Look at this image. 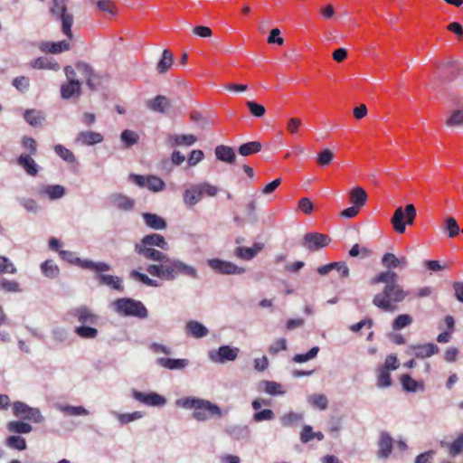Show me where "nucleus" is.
I'll list each match as a JSON object with an SVG mask.
<instances>
[{"label": "nucleus", "instance_id": "1", "mask_svg": "<svg viewBox=\"0 0 463 463\" xmlns=\"http://www.w3.org/2000/svg\"><path fill=\"white\" fill-rule=\"evenodd\" d=\"M383 283L384 287L373 298V304L384 312H394L397 305L407 297L399 284V276L393 270L382 271L371 279V284Z\"/></svg>", "mask_w": 463, "mask_h": 463}, {"label": "nucleus", "instance_id": "2", "mask_svg": "<svg viewBox=\"0 0 463 463\" xmlns=\"http://www.w3.org/2000/svg\"><path fill=\"white\" fill-rule=\"evenodd\" d=\"M146 270L151 276L166 281L175 280L178 276L188 277L192 279L199 278L198 270L194 266L187 264L180 259L171 258L168 254L166 259L160 263L149 264Z\"/></svg>", "mask_w": 463, "mask_h": 463}, {"label": "nucleus", "instance_id": "3", "mask_svg": "<svg viewBox=\"0 0 463 463\" xmlns=\"http://www.w3.org/2000/svg\"><path fill=\"white\" fill-rule=\"evenodd\" d=\"M175 405L184 410H192L193 418L200 422L222 416V409L209 400L195 396H185L175 400Z\"/></svg>", "mask_w": 463, "mask_h": 463}, {"label": "nucleus", "instance_id": "4", "mask_svg": "<svg viewBox=\"0 0 463 463\" xmlns=\"http://www.w3.org/2000/svg\"><path fill=\"white\" fill-rule=\"evenodd\" d=\"M157 247L163 250L169 249V244L163 235L152 233L144 236L139 242L135 244V251L146 260L160 263L166 259V253L155 249Z\"/></svg>", "mask_w": 463, "mask_h": 463}, {"label": "nucleus", "instance_id": "5", "mask_svg": "<svg viewBox=\"0 0 463 463\" xmlns=\"http://www.w3.org/2000/svg\"><path fill=\"white\" fill-rule=\"evenodd\" d=\"M110 307L120 317H133L139 319L148 317V310L140 300L131 298H117L110 304Z\"/></svg>", "mask_w": 463, "mask_h": 463}, {"label": "nucleus", "instance_id": "6", "mask_svg": "<svg viewBox=\"0 0 463 463\" xmlns=\"http://www.w3.org/2000/svg\"><path fill=\"white\" fill-rule=\"evenodd\" d=\"M60 256L62 260L69 262L70 264L76 265L81 269L95 271L97 273L106 272L111 269L109 264L99 261L95 262L88 259H80L77 254L71 250H61L59 251Z\"/></svg>", "mask_w": 463, "mask_h": 463}, {"label": "nucleus", "instance_id": "7", "mask_svg": "<svg viewBox=\"0 0 463 463\" xmlns=\"http://www.w3.org/2000/svg\"><path fill=\"white\" fill-rule=\"evenodd\" d=\"M12 413L16 418L33 423H42L44 420V417L38 408L31 407L21 401H15L12 403Z\"/></svg>", "mask_w": 463, "mask_h": 463}, {"label": "nucleus", "instance_id": "8", "mask_svg": "<svg viewBox=\"0 0 463 463\" xmlns=\"http://www.w3.org/2000/svg\"><path fill=\"white\" fill-rule=\"evenodd\" d=\"M240 349L231 345H221L218 349L208 351V358L214 364H223L237 359Z\"/></svg>", "mask_w": 463, "mask_h": 463}, {"label": "nucleus", "instance_id": "9", "mask_svg": "<svg viewBox=\"0 0 463 463\" xmlns=\"http://www.w3.org/2000/svg\"><path fill=\"white\" fill-rule=\"evenodd\" d=\"M207 265L214 272L221 275H241L246 271L243 267H240L232 261L217 258L207 260Z\"/></svg>", "mask_w": 463, "mask_h": 463}, {"label": "nucleus", "instance_id": "10", "mask_svg": "<svg viewBox=\"0 0 463 463\" xmlns=\"http://www.w3.org/2000/svg\"><path fill=\"white\" fill-rule=\"evenodd\" d=\"M64 3L65 2H52L51 13L52 16L61 21L63 33L69 38H71V25L73 23V17L71 14L68 13Z\"/></svg>", "mask_w": 463, "mask_h": 463}, {"label": "nucleus", "instance_id": "11", "mask_svg": "<svg viewBox=\"0 0 463 463\" xmlns=\"http://www.w3.org/2000/svg\"><path fill=\"white\" fill-rule=\"evenodd\" d=\"M131 396L137 402L150 407H165L167 403V400L165 396L155 392H142L133 389L131 391Z\"/></svg>", "mask_w": 463, "mask_h": 463}, {"label": "nucleus", "instance_id": "12", "mask_svg": "<svg viewBox=\"0 0 463 463\" xmlns=\"http://www.w3.org/2000/svg\"><path fill=\"white\" fill-rule=\"evenodd\" d=\"M129 181L136 184L139 187H147L154 193L161 192L165 189V182L156 175L143 176L140 175L131 174L129 175Z\"/></svg>", "mask_w": 463, "mask_h": 463}, {"label": "nucleus", "instance_id": "13", "mask_svg": "<svg viewBox=\"0 0 463 463\" xmlns=\"http://www.w3.org/2000/svg\"><path fill=\"white\" fill-rule=\"evenodd\" d=\"M330 241L327 235L318 232H308L303 237L301 245L307 250L316 251L328 245Z\"/></svg>", "mask_w": 463, "mask_h": 463}, {"label": "nucleus", "instance_id": "14", "mask_svg": "<svg viewBox=\"0 0 463 463\" xmlns=\"http://www.w3.org/2000/svg\"><path fill=\"white\" fill-rule=\"evenodd\" d=\"M70 315L73 317L80 326L96 325L99 320V316L94 314L91 309L86 306H80L71 309Z\"/></svg>", "mask_w": 463, "mask_h": 463}, {"label": "nucleus", "instance_id": "15", "mask_svg": "<svg viewBox=\"0 0 463 463\" xmlns=\"http://www.w3.org/2000/svg\"><path fill=\"white\" fill-rule=\"evenodd\" d=\"M146 107L153 112L160 114H169L173 110L171 100L164 95H157L147 100Z\"/></svg>", "mask_w": 463, "mask_h": 463}, {"label": "nucleus", "instance_id": "16", "mask_svg": "<svg viewBox=\"0 0 463 463\" xmlns=\"http://www.w3.org/2000/svg\"><path fill=\"white\" fill-rule=\"evenodd\" d=\"M109 201L111 204L119 211L130 212L136 205V201L120 193L110 194Z\"/></svg>", "mask_w": 463, "mask_h": 463}, {"label": "nucleus", "instance_id": "17", "mask_svg": "<svg viewBox=\"0 0 463 463\" xmlns=\"http://www.w3.org/2000/svg\"><path fill=\"white\" fill-rule=\"evenodd\" d=\"M203 192L200 184L187 187L183 194V202L185 206L193 207L203 199Z\"/></svg>", "mask_w": 463, "mask_h": 463}, {"label": "nucleus", "instance_id": "18", "mask_svg": "<svg viewBox=\"0 0 463 463\" xmlns=\"http://www.w3.org/2000/svg\"><path fill=\"white\" fill-rule=\"evenodd\" d=\"M103 136L95 131H80L75 137V143L80 146H94L103 141Z\"/></svg>", "mask_w": 463, "mask_h": 463}, {"label": "nucleus", "instance_id": "19", "mask_svg": "<svg viewBox=\"0 0 463 463\" xmlns=\"http://www.w3.org/2000/svg\"><path fill=\"white\" fill-rule=\"evenodd\" d=\"M408 259L405 256L397 257L392 253H385L382 258V264L388 269L392 270L393 269H406L408 266Z\"/></svg>", "mask_w": 463, "mask_h": 463}, {"label": "nucleus", "instance_id": "20", "mask_svg": "<svg viewBox=\"0 0 463 463\" xmlns=\"http://www.w3.org/2000/svg\"><path fill=\"white\" fill-rule=\"evenodd\" d=\"M264 248L261 242H255L251 247H238L234 250V255L243 260H251L254 259Z\"/></svg>", "mask_w": 463, "mask_h": 463}, {"label": "nucleus", "instance_id": "21", "mask_svg": "<svg viewBox=\"0 0 463 463\" xmlns=\"http://www.w3.org/2000/svg\"><path fill=\"white\" fill-rule=\"evenodd\" d=\"M410 349L413 352V354L420 359L429 358L439 352V346L433 343L411 345Z\"/></svg>", "mask_w": 463, "mask_h": 463}, {"label": "nucleus", "instance_id": "22", "mask_svg": "<svg viewBox=\"0 0 463 463\" xmlns=\"http://www.w3.org/2000/svg\"><path fill=\"white\" fill-rule=\"evenodd\" d=\"M17 164L30 176H35L40 170V166L29 154H21L17 158Z\"/></svg>", "mask_w": 463, "mask_h": 463}, {"label": "nucleus", "instance_id": "23", "mask_svg": "<svg viewBox=\"0 0 463 463\" xmlns=\"http://www.w3.org/2000/svg\"><path fill=\"white\" fill-rule=\"evenodd\" d=\"M392 446L393 440L392 437L387 432H383L378 441V458L382 459L389 458L392 451Z\"/></svg>", "mask_w": 463, "mask_h": 463}, {"label": "nucleus", "instance_id": "24", "mask_svg": "<svg viewBox=\"0 0 463 463\" xmlns=\"http://www.w3.org/2000/svg\"><path fill=\"white\" fill-rule=\"evenodd\" d=\"M197 141V137L193 134L188 135H170L167 137L166 144L169 146H191Z\"/></svg>", "mask_w": 463, "mask_h": 463}, {"label": "nucleus", "instance_id": "25", "mask_svg": "<svg viewBox=\"0 0 463 463\" xmlns=\"http://www.w3.org/2000/svg\"><path fill=\"white\" fill-rule=\"evenodd\" d=\"M406 213H407V205L405 208L402 206L396 208L393 216L391 219V222L394 231L400 234L403 233L406 230Z\"/></svg>", "mask_w": 463, "mask_h": 463}, {"label": "nucleus", "instance_id": "26", "mask_svg": "<svg viewBox=\"0 0 463 463\" xmlns=\"http://www.w3.org/2000/svg\"><path fill=\"white\" fill-rule=\"evenodd\" d=\"M156 364L168 370H182L188 366L189 361L181 358H165L156 359Z\"/></svg>", "mask_w": 463, "mask_h": 463}, {"label": "nucleus", "instance_id": "27", "mask_svg": "<svg viewBox=\"0 0 463 463\" xmlns=\"http://www.w3.org/2000/svg\"><path fill=\"white\" fill-rule=\"evenodd\" d=\"M40 194L46 196L49 200H58L66 194V189L61 184H48L40 189Z\"/></svg>", "mask_w": 463, "mask_h": 463}, {"label": "nucleus", "instance_id": "28", "mask_svg": "<svg viewBox=\"0 0 463 463\" xmlns=\"http://www.w3.org/2000/svg\"><path fill=\"white\" fill-rule=\"evenodd\" d=\"M439 445L441 448L447 449L449 456L457 457L463 452V432L458 434L454 441L448 442L446 440H440Z\"/></svg>", "mask_w": 463, "mask_h": 463}, {"label": "nucleus", "instance_id": "29", "mask_svg": "<svg viewBox=\"0 0 463 463\" xmlns=\"http://www.w3.org/2000/svg\"><path fill=\"white\" fill-rule=\"evenodd\" d=\"M81 94L80 81H67L61 86V96L63 99L79 98Z\"/></svg>", "mask_w": 463, "mask_h": 463}, {"label": "nucleus", "instance_id": "30", "mask_svg": "<svg viewBox=\"0 0 463 463\" xmlns=\"http://www.w3.org/2000/svg\"><path fill=\"white\" fill-rule=\"evenodd\" d=\"M185 332L194 338H203L209 334V329L198 321L190 320L185 325Z\"/></svg>", "mask_w": 463, "mask_h": 463}, {"label": "nucleus", "instance_id": "31", "mask_svg": "<svg viewBox=\"0 0 463 463\" xmlns=\"http://www.w3.org/2000/svg\"><path fill=\"white\" fill-rule=\"evenodd\" d=\"M259 390L271 396L284 395L286 393L284 386L274 381H261L259 383Z\"/></svg>", "mask_w": 463, "mask_h": 463}, {"label": "nucleus", "instance_id": "32", "mask_svg": "<svg viewBox=\"0 0 463 463\" xmlns=\"http://www.w3.org/2000/svg\"><path fill=\"white\" fill-rule=\"evenodd\" d=\"M103 272L99 273L98 280L100 285L108 286L109 288L118 290V291H123V281L122 279L114 276V275H109V274H102Z\"/></svg>", "mask_w": 463, "mask_h": 463}, {"label": "nucleus", "instance_id": "33", "mask_svg": "<svg viewBox=\"0 0 463 463\" xmlns=\"http://www.w3.org/2000/svg\"><path fill=\"white\" fill-rule=\"evenodd\" d=\"M142 218L145 224L150 229L162 231L166 228V222L165 219L156 213H142Z\"/></svg>", "mask_w": 463, "mask_h": 463}, {"label": "nucleus", "instance_id": "34", "mask_svg": "<svg viewBox=\"0 0 463 463\" xmlns=\"http://www.w3.org/2000/svg\"><path fill=\"white\" fill-rule=\"evenodd\" d=\"M215 156L218 160L227 163L234 164L236 161V155L232 147L220 145L215 147Z\"/></svg>", "mask_w": 463, "mask_h": 463}, {"label": "nucleus", "instance_id": "35", "mask_svg": "<svg viewBox=\"0 0 463 463\" xmlns=\"http://www.w3.org/2000/svg\"><path fill=\"white\" fill-rule=\"evenodd\" d=\"M39 48L43 52L60 53L64 51H68L70 49V43L66 40L56 43L43 42L40 43Z\"/></svg>", "mask_w": 463, "mask_h": 463}, {"label": "nucleus", "instance_id": "36", "mask_svg": "<svg viewBox=\"0 0 463 463\" xmlns=\"http://www.w3.org/2000/svg\"><path fill=\"white\" fill-rule=\"evenodd\" d=\"M24 118L32 127H40L45 120L44 113L37 109H26L24 113Z\"/></svg>", "mask_w": 463, "mask_h": 463}, {"label": "nucleus", "instance_id": "37", "mask_svg": "<svg viewBox=\"0 0 463 463\" xmlns=\"http://www.w3.org/2000/svg\"><path fill=\"white\" fill-rule=\"evenodd\" d=\"M303 419L302 412L288 411L280 416L279 422L282 427L289 428L298 424Z\"/></svg>", "mask_w": 463, "mask_h": 463}, {"label": "nucleus", "instance_id": "38", "mask_svg": "<svg viewBox=\"0 0 463 463\" xmlns=\"http://www.w3.org/2000/svg\"><path fill=\"white\" fill-rule=\"evenodd\" d=\"M56 409L67 416H88L90 414V411L83 406L57 404Z\"/></svg>", "mask_w": 463, "mask_h": 463}, {"label": "nucleus", "instance_id": "39", "mask_svg": "<svg viewBox=\"0 0 463 463\" xmlns=\"http://www.w3.org/2000/svg\"><path fill=\"white\" fill-rule=\"evenodd\" d=\"M349 196L351 203L359 208L364 206L367 202V194L364 189L360 186L353 188L349 193Z\"/></svg>", "mask_w": 463, "mask_h": 463}, {"label": "nucleus", "instance_id": "40", "mask_svg": "<svg viewBox=\"0 0 463 463\" xmlns=\"http://www.w3.org/2000/svg\"><path fill=\"white\" fill-rule=\"evenodd\" d=\"M111 414L119 421L120 424L126 425L132 421L138 420L144 417V412L140 411L133 412H118L112 411Z\"/></svg>", "mask_w": 463, "mask_h": 463}, {"label": "nucleus", "instance_id": "41", "mask_svg": "<svg viewBox=\"0 0 463 463\" xmlns=\"http://www.w3.org/2000/svg\"><path fill=\"white\" fill-rule=\"evenodd\" d=\"M6 429L9 432L18 434H28L33 430V427L24 420H11L7 423Z\"/></svg>", "mask_w": 463, "mask_h": 463}, {"label": "nucleus", "instance_id": "42", "mask_svg": "<svg viewBox=\"0 0 463 463\" xmlns=\"http://www.w3.org/2000/svg\"><path fill=\"white\" fill-rule=\"evenodd\" d=\"M42 273L48 279H54L60 274L58 265L52 260H47L41 264Z\"/></svg>", "mask_w": 463, "mask_h": 463}, {"label": "nucleus", "instance_id": "43", "mask_svg": "<svg viewBox=\"0 0 463 463\" xmlns=\"http://www.w3.org/2000/svg\"><path fill=\"white\" fill-rule=\"evenodd\" d=\"M92 325H82L74 327V333L82 339H95L99 331Z\"/></svg>", "mask_w": 463, "mask_h": 463}, {"label": "nucleus", "instance_id": "44", "mask_svg": "<svg viewBox=\"0 0 463 463\" xmlns=\"http://www.w3.org/2000/svg\"><path fill=\"white\" fill-rule=\"evenodd\" d=\"M401 383L402 388L409 392H416L424 389L423 384L412 379L409 374H402L401 376Z\"/></svg>", "mask_w": 463, "mask_h": 463}, {"label": "nucleus", "instance_id": "45", "mask_svg": "<svg viewBox=\"0 0 463 463\" xmlns=\"http://www.w3.org/2000/svg\"><path fill=\"white\" fill-rule=\"evenodd\" d=\"M335 268H339L342 270V277L346 278L349 275V269L345 262H332L327 265L321 266L317 269L320 275H326Z\"/></svg>", "mask_w": 463, "mask_h": 463}, {"label": "nucleus", "instance_id": "46", "mask_svg": "<svg viewBox=\"0 0 463 463\" xmlns=\"http://www.w3.org/2000/svg\"><path fill=\"white\" fill-rule=\"evenodd\" d=\"M261 147L262 146L259 141L247 142L240 146L239 154L242 156H248L260 152Z\"/></svg>", "mask_w": 463, "mask_h": 463}, {"label": "nucleus", "instance_id": "47", "mask_svg": "<svg viewBox=\"0 0 463 463\" xmlns=\"http://www.w3.org/2000/svg\"><path fill=\"white\" fill-rule=\"evenodd\" d=\"M173 64V55L169 50H165L162 53V57L157 62L156 70L159 73H165L167 71Z\"/></svg>", "mask_w": 463, "mask_h": 463}, {"label": "nucleus", "instance_id": "48", "mask_svg": "<svg viewBox=\"0 0 463 463\" xmlns=\"http://www.w3.org/2000/svg\"><path fill=\"white\" fill-rule=\"evenodd\" d=\"M32 66L34 69H48V70H53L58 71L59 70V64L55 61H51L47 57H40L32 61Z\"/></svg>", "mask_w": 463, "mask_h": 463}, {"label": "nucleus", "instance_id": "49", "mask_svg": "<svg viewBox=\"0 0 463 463\" xmlns=\"http://www.w3.org/2000/svg\"><path fill=\"white\" fill-rule=\"evenodd\" d=\"M445 123L449 128L461 127L463 125V108L451 111Z\"/></svg>", "mask_w": 463, "mask_h": 463}, {"label": "nucleus", "instance_id": "50", "mask_svg": "<svg viewBox=\"0 0 463 463\" xmlns=\"http://www.w3.org/2000/svg\"><path fill=\"white\" fill-rule=\"evenodd\" d=\"M377 387L379 388H388L392 385V379L390 371H387L386 368L379 367L377 370Z\"/></svg>", "mask_w": 463, "mask_h": 463}, {"label": "nucleus", "instance_id": "51", "mask_svg": "<svg viewBox=\"0 0 463 463\" xmlns=\"http://www.w3.org/2000/svg\"><path fill=\"white\" fill-rule=\"evenodd\" d=\"M308 403L317 409L324 411L328 406V400L324 394H313L307 398Z\"/></svg>", "mask_w": 463, "mask_h": 463}, {"label": "nucleus", "instance_id": "52", "mask_svg": "<svg viewBox=\"0 0 463 463\" xmlns=\"http://www.w3.org/2000/svg\"><path fill=\"white\" fill-rule=\"evenodd\" d=\"M5 445L14 449L17 450H24L26 449V441L25 439L21 436H9L5 439Z\"/></svg>", "mask_w": 463, "mask_h": 463}, {"label": "nucleus", "instance_id": "53", "mask_svg": "<svg viewBox=\"0 0 463 463\" xmlns=\"http://www.w3.org/2000/svg\"><path fill=\"white\" fill-rule=\"evenodd\" d=\"M0 290L6 293H19L22 292L20 284L15 280H10L2 278L0 279Z\"/></svg>", "mask_w": 463, "mask_h": 463}, {"label": "nucleus", "instance_id": "54", "mask_svg": "<svg viewBox=\"0 0 463 463\" xmlns=\"http://www.w3.org/2000/svg\"><path fill=\"white\" fill-rule=\"evenodd\" d=\"M53 149L54 152L65 162L71 164L76 163V157L74 154L64 146L58 144L54 146Z\"/></svg>", "mask_w": 463, "mask_h": 463}, {"label": "nucleus", "instance_id": "55", "mask_svg": "<svg viewBox=\"0 0 463 463\" xmlns=\"http://www.w3.org/2000/svg\"><path fill=\"white\" fill-rule=\"evenodd\" d=\"M227 432L235 439H244L250 436V429L247 426H233Z\"/></svg>", "mask_w": 463, "mask_h": 463}, {"label": "nucleus", "instance_id": "56", "mask_svg": "<svg viewBox=\"0 0 463 463\" xmlns=\"http://www.w3.org/2000/svg\"><path fill=\"white\" fill-rule=\"evenodd\" d=\"M130 277L136 280L140 281L141 283H143L144 285L148 286V287L156 288L159 286V283L157 280L149 278L146 274L141 273L137 270H132L130 272Z\"/></svg>", "mask_w": 463, "mask_h": 463}, {"label": "nucleus", "instance_id": "57", "mask_svg": "<svg viewBox=\"0 0 463 463\" xmlns=\"http://www.w3.org/2000/svg\"><path fill=\"white\" fill-rule=\"evenodd\" d=\"M17 269L10 259L0 255V274H15Z\"/></svg>", "mask_w": 463, "mask_h": 463}, {"label": "nucleus", "instance_id": "58", "mask_svg": "<svg viewBox=\"0 0 463 463\" xmlns=\"http://www.w3.org/2000/svg\"><path fill=\"white\" fill-rule=\"evenodd\" d=\"M18 202L27 212L33 213H38L41 211L39 203L32 198H20Z\"/></svg>", "mask_w": 463, "mask_h": 463}, {"label": "nucleus", "instance_id": "59", "mask_svg": "<svg viewBox=\"0 0 463 463\" xmlns=\"http://www.w3.org/2000/svg\"><path fill=\"white\" fill-rule=\"evenodd\" d=\"M319 352L318 346L312 347L307 353L306 354H298L293 356V361L298 364L306 363L311 359H314Z\"/></svg>", "mask_w": 463, "mask_h": 463}, {"label": "nucleus", "instance_id": "60", "mask_svg": "<svg viewBox=\"0 0 463 463\" xmlns=\"http://www.w3.org/2000/svg\"><path fill=\"white\" fill-rule=\"evenodd\" d=\"M120 139L126 147H129L138 141V136L133 130L126 129L120 135Z\"/></svg>", "mask_w": 463, "mask_h": 463}, {"label": "nucleus", "instance_id": "61", "mask_svg": "<svg viewBox=\"0 0 463 463\" xmlns=\"http://www.w3.org/2000/svg\"><path fill=\"white\" fill-rule=\"evenodd\" d=\"M445 229L449 233V237H450V238L456 237L460 232L459 226H458L456 219L453 217L446 218Z\"/></svg>", "mask_w": 463, "mask_h": 463}, {"label": "nucleus", "instance_id": "62", "mask_svg": "<svg viewBox=\"0 0 463 463\" xmlns=\"http://www.w3.org/2000/svg\"><path fill=\"white\" fill-rule=\"evenodd\" d=\"M412 323V317L410 315H399L392 323V328L399 330L402 329Z\"/></svg>", "mask_w": 463, "mask_h": 463}, {"label": "nucleus", "instance_id": "63", "mask_svg": "<svg viewBox=\"0 0 463 463\" xmlns=\"http://www.w3.org/2000/svg\"><path fill=\"white\" fill-rule=\"evenodd\" d=\"M275 419V413L270 409H264L255 412L252 416V420L255 422H261L264 420H272Z\"/></svg>", "mask_w": 463, "mask_h": 463}, {"label": "nucleus", "instance_id": "64", "mask_svg": "<svg viewBox=\"0 0 463 463\" xmlns=\"http://www.w3.org/2000/svg\"><path fill=\"white\" fill-rule=\"evenodd\" d=\"M246 105L250 112V114L256 118H261L264 116L266 112V109L263 105L259 104L255 101L249 100L246 102Z\"/></svg>", "mask_w": 463, "mask_h": 463}]
</instances>
